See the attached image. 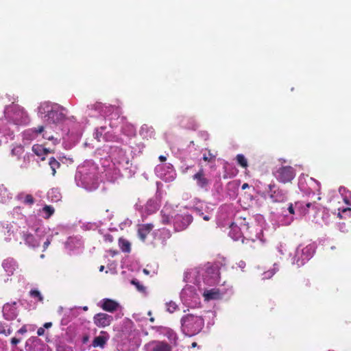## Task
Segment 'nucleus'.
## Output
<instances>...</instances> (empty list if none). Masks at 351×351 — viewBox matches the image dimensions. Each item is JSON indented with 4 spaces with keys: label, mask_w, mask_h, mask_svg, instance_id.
<instances>
[{
    "label": "nucleus",
    "mask_w": 351,
    "mask_h": 351,
    "mask_svg": "<svg viewBox=\"0 0 351 351\" xmlns=\"http://www.w3.org/2000/svg\"><path fill=\"white\" fill-rule=\"evenodd\" d=\"M221 263L219 262L207 263L202 267L191 269L185 273L184 281L199 285H217L221 282L219 269Z\"/></svg>",
    "instance_id": "1"
},
{
    "label": "nucleus",
    "mask_w": 351,
    "mask_h": 351,
    "mask_svg": "<svg viewBox=\"0 0 351 351\" xmlns=\"http://www.w3.org/2000/svg\"><path fill=\"white\" fill-rule=\"evenodd\" d=\"M181 324L182 331L189 336H193L201 331L204 326V319L189 314L182 318Z\"/></svg>",
    "instance_id": "2"
},
{
    "label": "nucleus",
    "mask_w": 351,
    "mask_h": 351,
    "mask_svg": "<svg viewBox=\"0 0 351 351\" xmlns=\"http://www.w3.org/2000/svg\"><path fill=\"white\" fill-rule=\"evenodd\" d=\"M265 197H268L273 202H284L287 199V192L271 182L263 191Z\"/></svg>",
    "instance_id": "3"
},
{
    "label": "nucleus",
    "mask_w": 351,
    "mask_h": 351,
    "mask_svg": "<svg viewBox=\"0 0 351 351\" xmlns=\"http://www.w3.org/2000/svg\"><path fill=\"white\" fill-rule=\"evenodd\" d=\"M295 175V170L291 166H281L274 173L276 180L282 184L291 183Z\"/></svg>",
    "instance_id": "4"
},
{
    "label": "nucleus",
    "mask_w": 351,
    "mask_h": 351,
    "mask_svg": "<svg viewBox=\"0 0 351 351\" xmlns=\"http://www.w3.org/2000/svg\"><path fill=\"white\" fill-rule=\"evenodd\" d=\"M195 182L196 186L205 191H208L211 184V180L206 175L204 168L201 167L199 170L192 176Z\"/></svg>",
    "instance_id": "5"
},
{
    "label": "nucleus",
    "mask_w": 351,
    "mask_h": 351,
    "mask_svg": "<svg viewBox=\"0 0 351 351\" xmlns=\"http://www.w3.org/2000/svg\"><path fill=\"white\" fill-rule=\"evenodd\" d=\"M193 221L191 215H177L174 219L173 226L176 232L185 230Z\"/></svg>",
    "instance_id": "6"
},
{
    "label": "nucleus",
    "mask_w": 351,
    "mask_h": 351,
    "mask_svg": "<svg viewBox=\"0 0 351 351\" xmlns=\"http://www.w3.org/2000/svg\"><path fill=\"white\" fill-rule=\"evenodd\" d=\"M45 117L47 118V121L49 123H55L62 121L64 119V115L59 110V106L55 105L51 106V108L47 110Z\"/></svg>",
    "instance_id": "7"
},
{
    "label": "nucleus",
    "mask_w": 351,
    "mask_h": 351,
    "mask_svg": "<svg viewBox=\"0 0 351 351\" xmlns=\"http://www.w3.org/2000/svg\"><path fill=\"white\" fill-rule=\"evenodd\" d=\"M146 351H172V347L165 341H152L145 346Z\"/></svg>",
    "instance_id": "8"
},
{
    "label": "nucleus",
    "mask_w": 351,
    "mask_h": 351,
    "mask_svg": "<svg viewBox=\"0 0 351 351\" xmlns=\"http://www.w3.org/2000/svg\"><path fill=\"white\" fill-rule=\"evenodd\" d=\"M113 320L112 316L104 313H99L94 315L93 317V322L94 324L99 328H105L111 324Z\"/></svg>",
    "instance_id": "9"
},
{
    "label": "nucleus",
    "mask_w": 351,
    "mask_h": 351,
    "mask_svg": "<svg viewBox=\"0 0 351 351\" xmlns=\"http://www.w3.org/2000/svg\"><path fill=\"white\" fill-rule=\"evenodd\" d=\"M114 162L121 165L124 169H128L131 164L130 159L127 157L125 152L119 149L116 150V156L113 158Z\"/></svg>",
    "instance_id": "10"
},
{
    "label": "nucleus",
    "mask_w": 351,
    "mask_h": 351,
    "mask_svg": "<svg viewBox=\"0 0 351 351\" xmlns=\"http://www.w3.org/2000/svg\"><path fill=\"white\" fill-rule=\"evenodd\" d=\"M154 226L152 223H143L138 225L137 234L142 242H145L148 234L152 232Z\"/></svg>",
    "instance_id": "11"
},
{
    "label": "nucleus",
    "mask_w": 351,
    "mask_h": 351,
    "mask_svg": "<svg viewBox=\"0 0 351 351\" xmlns=\"http://www.w3.org/2000/svg\"><path fill=\"white\" fill-rule=\"evenodd\" d=\"M21 237L25 241V243L32 248H36L40 245V241L35 238V237L28 231H23Z\"/></svg>",
    "instance_id": "12"
},
{
    "label": "nucleus",
    "mask_w": 351,
    "mask_h": 351,
    "mask_svg": "<svg viewBox=\"0 0 351 351\" xmlns=\"http://www.w3.org/2000/svg\"><path fill=\"white\" fill-rule=\"evenodd\" d=\"M15 304L16 302H14L12 304L7 303L3 306V314L6 319L13 320L17 317L18 313Z\"/></svg>",
    "instance_id": "13"
},
{
    "label": "nucleus",
    "mask_w": 351,
    "mask_h": 351,
    "mask_svg": "<svg viewBox=\"0 0 351 351\" xmlns=\"http://www.w3.org/2000/svg\"><path fill=\"white\" fill-rule=\"evenodd\" d=\"M2 267L8 276H12L18 269L19 265L14 258H8L2 262Z\"/></svg>",
    "instance_id": "14"
},
{
    "label": "nucleus",
    "mask_w": 351,
    "mask_h": 351,
    "mask_svg": "<svg viewBox=\"0 0 351 351\" xmlns=\"http://www.w3.org/2000/svg\"><path fill=\"white\" fill-rule=\"evenodd\" d=\"M110 336L108 334V332L102 330L100 332L99 336L95 337V339L93 341L92 345L95 348L99 347L104 348Z\"/></svg>",
    "instance_id": "15"
},
{
    "label": "nucleus",
    "mask_w": 351,
    "mask_h": 351,
    "mask_svg": "<svg viewBox=\"0 0 351 351\" xmlns=\"http://www.w3.org/2000/svg\"><path fill=\"white\" fill-rule=\"evenodd\" d=\"M101 307L106 311L114 312L117 311L119 307V304L114 300L110 299H104L101 302Z\"/></svg>",
    "instance_id": "16"
},
{
    "label": "nucleus",
    "mask_w": 351,
    "mask_h": 351,
    "mask_svg": "<svg viewBox=\"0 0 351 351\" xmlns=\"http://www.w3.org/2000/svg\"><path fill=\"white\" fill-rule=\"evenodd\" d=\"M203 295L206 301H210L220 299L222 294L218 289H211L210 290L205 291Z\"/></svg>",
    "instance_id": "17"
},
{
    "label": "nucleus",
    "mask_w": 351,
    "mask_h": 351,
    "mask_svg": "<svg viewBox=\"0 0 351 351\" xmlns=\"http://www.w3.org/2000/svg\"><path fill=\"white\" fill-rule=\"evenodd\" d=\"M16 199L21 203L25 204L32 206L35 202V199L34 197L30 194H25L24 193H20L16 195Z\"/></svg>",
    "instance_id": "18"
},
{
    "label": "nucleus",
    "mask_w": 351,
    "mask_h": 351,
    "mask_svg": "<svg viewBox=\"0 0 351 351\" xmlns=\"http://www.w3.org/2000/svg\"><path fill=\"white\" fill-rule=\"evenodd\" d=\"M82 181L86 187L90 189L95 188L97 182L95 173H92L91 175H83Z\"/></svg>",
    "instance_id": "19"
},
{
    "label": "nucleus",
    "mask_w": 351,
    "mask_h": 351,
    "mask_svg": "<svg viewBox=\"0 0 351 351\" xmlns=\"http://www.w3.org/2000/svg\"><path fill=\"white\" fill-rule=\"evenodd\" d=\"M118 243H119V247L122 252L128 253V254L131 252V250H132L131 243L128 240H127L123 237H120L119 239Z\"/></svg>",
    "instance_id": "20"
},
{
    "label": "nucleus",
    "mask_w": 351,
    "mask_h": 351,
    "mask_svg": "<svg viewBox=\"0 0 351 351\" xmlns=\"http://www.w3.org/2000/svg\"><path fill=\"white\" fill-rule=\"evenodd\" d=\"M90 108L99 112L102 115L107 114V111L104 110V108L107 109L108 108H112V106L111 105L106 106V104H102L101 102H96L95 104L91 105Z\"/></svg>",
    "instance_id": "21"
},
{
    "label": "nucleus",
    "mask_w": 351,
    "mask_h": 351,
    "mask_svg": "<svg viewBox=\"0 0 351 351\" xmlns=\"http://www.w3.org/2000/svg\"><path fill=\"white\" fill-rule=\"evenodd\" d=\"M145 210L150 215L158 210V207L154 201L149 200L145 205Z\"/></svg>",
    "instance_id": "22"
},
{
    "label": "nucleus",
    "mask_w": 351,
    "mask_h": 351,
    "mask_svg": "<svg viewBox=\"0 0 351 351\" xmlns=\"http://www.w3.org/2000/svg\"><path fill=\"white\" fill-rule=\"evenodd\" d=\"M49 165L52 170V175L54 176L56 173V169L60 167V163L56 160L55 158L51 157L49 158Z\"/></svg>",
    "instance_id": "23"
},
{
    "label": "nucleus",
    "mask_w": 351,
    "mask_h": 351,
    "mask_svg": "<svg viewBox=\"0 0 351 351\" xmlns=\"http://www.w3.org/2000/svg\"><path fill=\"white\" fill-rule=\"evenodd\" d=\"M194 211L198 217H202L204 220L209 221L210 219V215L208 213L205 214L202 208L195 207Z\"/></svg>",
    "instance_id": "24"
},
{
    "label": "nucleus",
    "mask_w": 351,
    "mask_h": 351,
    "mask_svg": "<svg viewBox=\"0 0 351 351\" xmlns=\"http://www.w3.org/2000/svg\"><path fill=\"white\" fill-rule=\"evenodd\" d=\"M237 163L244 169L248 167L247 160L243 154H238L236 156Z\"/></svg>",
    "instance_id": "25"
},
{
    "label": "nucleus",
    "mask_w": 351,
    "mask_h": 351,
    "mask_svg": "<svg viewBox=\"0 0 351 351\" xmlns=\"http://www.w3.org/2000/svg\"><path fill=\"white\" fill-rule=\"evenodd\" d=\"M32 150L35 154L39 156H42L43 154H47L49 152L47 149L43 147L41 145H34Z\"/></svg>",
    "instance_id": "26"
},
{
    "label": "nucleus",
    "mask_w": 351,
    "mask_h": 351,
    "mask_svg": "<svg viewBox=\"0 0 351 351\" xmlns=\"http://www.w3.org/2000/svg\"><path fill=\"white\" fill-rule=\"evenodd\" d=\"M43 210L46 213V216L45 217V218L46 219L49 218L54 213L55 211L54 208L52 206L48 205H45L43 207Z\"/></svg>",
    "instance_id": "27"
},
{
    "label": "nucleus",
    "mask_w": 351,
    "mask_h": 351,
    "mask_svg": "<svg viewBox=\"0 0 351 351\" xmlns=\"http://www.w3.org/2000/svg\"><path fill=\"white\" fill-rule=\"evenodd\" d=\"M166 306H167V311L170 313L175 312L176 310L178 308V305L173 301L167 302Z\"/></svg>",
    "instance_id": "28"
},
{
    "label": "nucleus",
    "mask_w": 351,
    "mask_h": 351,
    "mask_svg": "<svg viewBox=\"0 0 351 351\" xmlns=\"http://www.w3.org/2000/svg\"><path fill=\"white\" fill-rule=\"evenodd\" d=\"M29 294L32 298H37L40 302L43 301V300L40 292L36 289L31 290Z\"/></svg>",
    "instance_id": "29"
},
{
    "label": "nucleus",
    "mask_w": 351,
    "mask_h": 351,
    "mask_svg": "<svg viewBox=\"0 0 351 351\" xmlns=\"http://www.w3.org/2000/svg\"><path fill=\"white\" fill-rule=\"evenodd\" d=\"M215 158V156L213 155L210 152L208 153V155L204 154L202 159L206 162H212L214 161Z\"/></svg>",
    "instance_id": "30"
},
{
    "label": "nucleus",
    "mask_w": 351,
    "mask_h": 351,
    "mask_svg": "<svg viewBox=\"0 0 351 351\" xmlns=\"http://www.w3.org/2000/svg\"><path fill=\"white\" fill-rule=\"evenodd\" d=\"M31 130L35 135H38V134H41L45 131V128L43 125H40L38 128H32Z\"/></svg>",
    "instance_id": "31"
},
{
    "label": "nucleus",
    "mask_w": 351,
    "mask_h": 351,
    "mask_svg": "<svg viewBox=\"0 0 351 351\" xmlns=\"http://www.w3.org/2000/svg\"><path fill=\"white\" fill-rule=\"evenodd\" d=\"M161 221L163 224H168L170 222V217L169 215L163 213V211H161Z\"/></svg>",
    "instance_id": "32"
},
{
    "label": "nucleus",
    "mask_w": 351,
    "mask_h": 351,
    "mask_svg": "<svg viewBox=\"0 0 351 351\" xmlns=\"http://www.w3.org/2000/svg\"><path fill=\"white\" fill-rule=\"evenodd\" d=\"M275 272L274 270H269L263 273V279H269L271 278L274 275Z\"/></svg>",
    "instance_id": "33"
},
{
    "label": "nucleus",
    "mask_w": 351,
    "mask_h": 351,
    "mask_svg": "<svg viewBox=\"0 0 351 351\" xmlns=\"http://www.w3.org/2000/svg\"><path fill=\"white\" fill-rule=\"evenodd\" d=\"M104 241L106 243H112L114 241V237L110 234H106L104 235Z\"/></svg>",
    "instance_id": "34"
},
{
    "label": "nucleus",
    "mask_w": 351,
    "mask_h": 351,
    "mask_svg": "<svg viewBox=\"0 0 351 351\" xmlns=\"http://www.w3.org/2000/svg\"><path fill=\"white\" fill-rule=\"evenodd\" d=\"M162 233L165 235V237L169 239L171 237V233L168 229H162Z\"/></svg>",
    "instance_id": "35"
},
{
    "label": "nucleus",
    "mask_w": 351,
    "mask_h": 351,
    "mask_svg": "<svg viewBox=\"0 0 351 351\" xmlns=\"http://www.w3.org/2000/svg\"><path fill=\"white\" fill-rule=\"evenodd\" d=\"M51 238L49 239L48 238L43 243V251H45L47 247H49V245H50L51 243Z\"/></svg>",
    "instance_id": "36"
},
{
    "label": "nucleus",
    "mask_w": 351,
    "mask_h": 351,
    "mask_svg": "<svg viewBox=\"0 0 351 351\" xmlns=\"http://www.w3.org/2000/svg\"><path fill=\"white\" fill-rule=\"evenodd\" d=\"M137 288V290L143 293L145 295H147V291H146V287H136Z\"/></svg>",
    "instance_id": "37"
},
{
    "label": "nucleus",
    "mask_w": 351,
    "mask_h": 351,
    "mask_svg": "<svg viewBox=\"0 0 351 351\" xmlns=\"http://www.w3.org/2000/svg\"><path fill=\"white\" fill-rule=\"evenodd\" d=\"M43 137L45 139H47V140H52L53 138V136L51 134H47V132L44 133L43 134Z\"/></svg>",
    "instance_id": "38"
},
{
    "label": "nucleus",
    "mask_w": 351,
    "mask_h": 351,
    "mask_svg": "<svg viewBox=\"0 0 351 351\" xmlns=\"http://www.w3.org/2000/svg\"><path fill=\"white\" fill-rule=\"evenodd\" d=\"M108 253L110 254V255L111 256H117L118 254H119V252L117 250H108Z\"/></svg>",
    "instance_id": "39"
},
{
    "label": "nucleus",
    "mask_w": 351,
    "mask_h": 351,
    "mask_svg": "<svg viewBox=\"0 0 351 351\" xmlns=\"http://www.w3.org/2000/svg\"><path fill=\"white\" fill-rule=\"evenodd\" d=\"M111 106H112V108H108L107 109L104 108V110H106L107 111V114H102L103 116H107V115L110 114L112 112V111L116 108L115 106H112V105H111Z\"/></svg>",
    "instance_id": "40"
},
{
    "label": "nucleus",
    "mask_w": 351,
    "mask_h": 351,
    "mask_svg": "<svg viewBox=\"0 0 351 351\" xmlns=\"http://www.w3.org/2000/svg\"><path fill=\"white\" fill-rule=\"evenodd\" d=\"M49 108V105L48 104H44L43 105H41V106L39 108V112L40 113H43V112L42 111V110H45V108Z\"/></svg>",
    "instance_id": "41"
},
{
    "label": "nucleus",
    "mask_w": 351,
    "mask_h": 351,
    "mask_svg": "<svg viewBox=\"0 0 351 351\" xmlns=\"http://www.w3.org/2000/svg\"><path fill=\"white\" fill-rule=\"evenodd\" d=\"M44 333H45V329H44V328L40 327V328H39L38 329V330H37V335H38V336H42V335H44Z\"/></svg>",
    "instance_id": "42"
},
{
    "label": "nucleus",
    "mask_w": 351,
    "mask_h": 351,
    "mask_svg": "<svg viewBox=\"0 0 351 351\" xmlns=\"http://www.w3.org/2000/svg\"><path fill=\"white\" fill-rule=\"evenodd\" d=\"M313 249V247L311 246V245H308L306 246V247H304L302 251H303V253H308L311 252V250Z\"/></svg>",
    "instance_id": "43"
},
{
    "label": "nucleus",
    "mask_w": 351,
    "mask_h": 351,
    "mask_svg": "<svg viewBox=\"0 0 351 351\" xmlns=\"http://www.w3.org/2000/svg\"><path fill=\"white\" fill-rule=\"evenodd\" d=\"M20 340L19 339H16V337H13L11 339V343L14 346H16L18 343H19Z\"/></svg>",
    "instance_id": "44"
},
{
    "label": "nucleus",
    "mask_w": 351,
    "mask_h": 351,
    "mask_svg": "<svg viewBox=\"0 0 351 351\" xmlns=\"http://www.w3.org/2000/svg\"><path fill=\"white\" fill-rule=\"evenodd\" d=\"M27 332V329H26V326H23L22 328H21L19 330H18V332L20 333V334H24Z\"/></svg>",
    "instance_id": "45"
},
{
    "label": "nucleus",
    "mask_w": 351,
    "mask_h": 351,
    "mask_svg": "<svg viewBox=\"0 0 351 351\" xmlns=\"http://www.w3.org/2000/svg\"><path fill=\"white\" fill-rule=\"evenodd\" d=\"M288 210L290 214L293 215L294 214V208L292 204H290L288 208Z\"/></svg>",
    "instance_id": "46"
},
{
    "label": "nucleus",
    "mask_w": 351,
    "mask_h": 351,
    "mask_svg": "<svg viewBox=\"0 0 351 351\" xmlns=\"http://www.w3.org/2000/svg\"><path fill=\"white\" fill-rule=\"evenodd\" d=\"M88 340H89V337L88 335H86L82 338V343H86L88 341Z\"/></svg>",
    "instance_id": "47"
},
{
    "label": "nucleus",
    "mask_w": 351,
    "mask_h": 351,
    "mask_svg": "<svg viewBox=\"0 0 351 351\" xmlns=\"http://www.w3.org/2000/svg\"><path fill=\"white\" fill-rule=\"evenodd\" d=\"M52 326V324L51 322H47L44 324V328H49L50 327H51Z\"/></svg>",
    "instance_id": "48"
},
{
    "label": "nucleus",
    "mask_w": 351,
    "mask_h": 351,
    "mask_svg": "<svg viewBox=\"0 0 351 351\" xmlns=\"http://www.w3.org/2000/svg\"><path fill=\"white\" fill-rule=\"evenodd\" d=\"M159 160L160 162H165L167 160V158L166 156L161 155L159 156Z\"/></svg>",
    "instance_id": "49"
},
{
    "label": "nucleus",
    "mask_w": 351,
    "mask_h": 351,
    "mask_svg": "<svg viewBox=\"0 0 351 351\" xmlns=\"http://www.w3.org/2000/svg\"><path fill=\"white\" fill-rule=\"evenodd\" d=\"M190 168H191V167H189V166L185 167V169L182 170V173H186Z\"/></svg>",
    "instance_id": "50"
},
{
    "label": "nucleus",
    "mask_w": 351,
    "mask_h": 351,
    "mask_svg": "<svg viewBox=\"0 0 351 351\" xmlns=\"http://www.w3.org/2000/svg\"><path fill=\"white\" fill-rule=\"evenodd\" d=\"M249 186L248 184L247 183H244L243 185H242V189H245L246 188H247Z\"/></svg>",
    "instance_id": "51"
},
{
    "label": "nucleus",
    "mask_w": 351,
    "mask_h": 351,
    "mask_svg": "<svg viewBox=\"0 0 351 351\" xmlns=\"http://www.w3.org/2000/svg\"><path fill=\"white\" fill-rule=\"evenodd\" d=\"M351 210V208H343L342 210V213H346L347 211H350Z\"/></svg>",
    "instance_id": "52"
},
{
    "label": "nucleus",
    "mask_w": 351,
    "mask_h": 351,
    "mask_svg": "<svg viewBox=\"0 0 351 351\" xmlns=\"http://www.w3.org/2000/svg\"><path fill=\"white\" fill-rule=\"evenodd\" d=\"M313 205V204L312 203H310V202H309V203H307V204H306V207L307 208H310V207H311Z\"/></svg>",
    "instance_id": "53"
},
{
    "label": "nucleus",
    "mask_w": 351,
    "mask_h": 351,
    "mask_svg": "<svg viewBox=\"0 0 351 351\" xmlns=\"http://www.w3.org/2000/svg\"><path fill=\"white\" fill-rule=\"evenodd\" d=\"M104 268H105V267H104V265H101V266L99 267V271L100 272H101V271H103L104 270Z\"/></svg>",
    "instance_id": "54"
},
{
    "label": "nucleus",
    "mask_w": 351,
    "mask_h": 351,
    "mask_svg": "<svg viewBox=\"0 0 351 351\" xmlns=\"http://www.w3.org/2000/svg\"><path fill=\"white\" fill-rule=\"evenodd\" d=\"M143 273H145V274H147V275L149 274V270L147 269H146V268H145L143 269Z\"/></svg>",
    "instance_id": "55"
},
{
    "label": "nucleus",
    "mask_w": 351,
    "mask_h": 351,
    "mask_svg": "<svg viewBox=\"0 0 351 351\" xmlns=\"http://www.w3.org/2000/svg\"><path fill=\"white\" fill-rule=\"evenodd\" d=\"M131 283L133 285H139L138 282H136L135 280H132Z\"/></svg>",
    "instance_id": "56"
},
{
    "label": "nucleus",
    "mask_w": 351,
    "mask_h": 351,
    "mask_svg": "<svg viewBox=\"0 0 351 351\" xmlns=\"http://www.w3.org/2000/svg\"><path fill=\"white\" fill-rule=\"evenodd\" d=\"M244 265H245V263L244 262H243V261L240 262V263H239V266L240 267H243Z\"/></svg>",
    "instance_id": "57"
},
{
    "label": "nucleus",
    "mask_w": 351,
    "mask_h": 351,
    "mask_svg": "<svg viewBox=\"0 0 351 351\" xmlns=\"http://www.w3.org/2000/svg\"><path fill=\"white\" fill-rule=\"evenodd\" d=\"M82 309H83L84 311H88V306H84V307L82 308Z\"/></svg>",
    "instance_id": "58"
},
{
    "label": "nucleus",
    "mask_w": 351,
    "mask_h": 351,
    "mask_svg": "<svg viewBox=\"0 0 351 351\" xmlns=\"http://www.w3.org/2000/svg\"><path fill=\"white\" fill-rule=\"evenodd\" d=\"M11 153H12V155H14V154H15V149H13L12 150Z\"/></svg>",
    "instance_id": "59"
},
{
    "label": "nucleus",
    "mask_w": 351,
    "mask_h": 351,
    "mask_svg": "<svg viewBox=\"0 0 351 351\" xmlns=\"http://www.w3.org/2000/svg\"><path fill=\"white\" fill-rule=\"evenodd\" d=\"M197 346V343L194 342L192 343L193 347H195Z\"/></svg>",
    "instance_id": "60"
},
{
    "label": "nucleus",
    "mask_w": 351,
    "mask_h": 351,
    "mask_svg": "<svg viewBox=\"0 0 351 351\" xmlns=\"http://www.w3.org/2000/svg\"><path fill=\"white\" fill-rule=\"evenodd\" d=\"M63 308L62 306L60 307L59 311L61 312L62 311Z\"/></svg>",
    "instance_id": "61"
},
{
    "label": "nucleus",
    "mask_w": 351,
    "mask_h": 351,
    "mask_svg": "<svg viewBox=\"0 0 351 351\" xmlns=\"http://www.w3.org/2000/svg\"><path fill=\"white\" fill-rule=\"evenodd\" d=\"M44 257H45V255H44V254H41V255H40V258H44Z\"/></svg>",
    "instance_id": "62"
},
{
    "label": "nucleus",
    "mask_w": 351,
    "mask_h": 351,
    "mask_svg": "<svg viewBox=\"0 0 351 351\" xmlns=\"http://www.w3.org/2000/svg\"><path fill=\"white\" fill-rule=\"evenodd\" d=\"M225 283H226V281H223V283L221 284L222 286H224L225 285Z\"/></svg>",
    "instance_id": "63"
},
{
    "label": "nucleus",
    "mask_w": 351,
    "mask_h": 351,
    "mask_svg": "<svg viewBox=\"0 0 351 351\" xmlns=\"http://www.w3.org/2000/svg\"><path fill=\"white\" fill-rule=\"evenodd\" d=\"M345 202H346V204H349V203H348V200H347V199H345Z\"/></svg>",
    "instance_id": "64"
}]
</instances>
